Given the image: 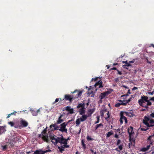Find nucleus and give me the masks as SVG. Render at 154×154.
Returning a JSON list of instances; mask_svg holds the SVG:
<instances>
[{
	"label": "nucleus",
	"instance_id": "8",
	"mask_svg": "<svg viewBox=\"0 0 154 154\" xmlns=\"http://www.w3.org/2000/svg\"><path fill=\"white\" fill-rule=\"evenodd\" d=\"M57 124L56 123L50 125V127L51 130H58V128L59 127L57 125Z\"/></svg>",
	"mask_w": 154,
	"mask_h": 154
},
{
	"label": "nucleus",
	"instance_id": "54",
	"mask_svg": "<svg viewBox=\"0 0 154 154\" xmlns=\"http://www.w3.org/2000/svg\"><path fill=\"white\" fill-rule=\"evenodd\" d=\"M115 137L116 138H118V135H117V134H115Z\"/></svg>",
	"mask_w": 154,
	"mask_h": 154
},
{
	"label": "nucleus",
	"instance_id": "51",
	"mask_svg": "<svg viewBox=\"0 0 154 154\" xmlns=\"http://www.w3.org/2000/svg\"><path fill=\"white\" fill-rule=\"evenodd\" d=\"M115 150H116V151H118V152H120V150H119V149L118 148H116L115 149Z\"/></svg>",
	"mask_w": 154,
	"mask_h": 154
},
{
	"label": "nucleus",
	"instance_id": "6",
	"mask_svg": "<svg viewBox=\"0 0 154 154\" xmlns=\"http://www.w3.org/2000/svg\"><path fill=\"white\" fill-rule=\"evenodd\" d=\"M123 120L125 121V123H127V118L122 114V113H121V118L120 119V121L121 124H122L123 123Z\"/></svg>",
	"mask_w": 154,
	"mask_h": 154
},
{
	"label": "nucleus",
	"instance_id": "32",
	"mask_svg": "<svg viewBox=\"0 0 154 154\" xmlns=\"http://www.w3.org/2000/svg\"><path fill=\"white\" fill-rule=\"evenodd\" d=\"M120 102H121V105H126V104L127 103H126V101H124V102H125V103H124L123 101H122L121 100H119Z\"/></svg>",
	"mask_w": 154,
	"mask_h": 154
},
{
	"label": "nucleus",
	"instance_id": "35",
	"mask_svg": "<svg viewBox=\"0 0 154 154\" xmlns=\"http://www.w3.org/2000/svg\"><path fill=\"white\" fill-rule=\"evenodd\" d=\"M146 105H147V107L148 105H151V103L149 101L148 99H147V102H146Z\"/></svg>",
	"mask_w": 154,
	"mask_h": 154
},
{
	"label": "nucleus",
	"instance_id": "64",
	"mask_svg": "<svg viewBox=\"0 0 154 154\" xmlns=\"http://www.w3.org/2000/svg\"><path fill=\"white\" fill-rule=\"evenodd\" d=\"M151 45L153 48H154V45L152 44Z\"/></svg>",
	"mask_w": 154,
	"mask_h": 154
},
{
	"label": "nucleus",
	"instance_id": "23",
	"mask_svg": "<svg viewBox=\"0 0 154 154\" xmlns=\"http://www.w3.org/2000/svg\"><path fill=\"white\" fill-rule=\"evenodd\" d=\"M85 104L84 103H80L77 106V108H80L82 107H84Z\"/></svg>",
	"mask_w": 154,
	"mask_h": 154
},
{
	"label": "nucleus",
	"instance_id": "58",
	"mask_svg": "<svg viewBox=\"0 0 154 154\" xmlns=\"http://www.w3.org/2000/svg\"><path fill=\"white\" fill-rule=\"evenodd\" d=\"M65 109L67 111V106L65 107Z\"/></svg>",
	"mask_w": 154,
	"mask_h": 154
},
{
	"label": "nucleus",
	"instance_id": "31",
	"mask_svg": "<svg viewBox=\"0 0 154 154\" xmlns=\"http://www.w3.org/2000/svg\"><path fill=\"white\" fill-rule=\"evenodd\" d=\"M8 124L10 125L11 127L13 126L14 125V122H8Z\"/></svg>",
	"mask_w": 154,
	"mask_h": 154
},
{
	"label": "nucleus",
	"instance_id": "5",
	"mask_svg": "<svg viewBox=\"0 0 154 154\" xmlns=\"http://www.w3.org/2000/svg\"><path fill=\"white\" fill-rule=\"evenodd\" d=\"M109 93L108 91H106L101 93L99 96V97L100 98V101L101 103L102 99L104 98L107 95L109 94Z\"/></svg>",
	"mask_w": 154,
	"mask_h": 154
},
{
	"label": "nucleus",
	"instance_id": "22",
	"mask_svg": "<svg viewBox=\"0 0 154 154\" xmlns=\"http://www.w3.org/2000/svg\"><path fill=\"white\" fill-rule=\"evenodd\" d=\"M124 114L126 116H128L129 117H131L132 116H133V114L130 112H125L124 113Z\"/></svg>",
	"mask_w": 154,
	"mask_h": 154
},
{
	"label": "nucleus",
	"instance_id": "50",
	"mask_svg": "<svg viewBox=\"0 0 154 154\" xmlns=\"http://www.w3.org/2000/svg\"><path fill=\"white\" fill-rule=\"evenodd\" d=\"M117 71H118V73L120 75L122 74V73L121 72L119 71L118 70H117Z\"/></svg>",
	"mask_w": 154,
	"mask_h": 154
},
{
	"label": "nucleus",
	"instance_id": "42",
	"mask_svg": "<svg viewBox=\"0 0 154 154\" xmlns=\"http://www.w3.org/2000/svg\"><path fill=\"white\" fill-rule=\"evenodd\" d=\"M46 132V129H44L42 132V133L45 134Z\"/></svg>",
	"mask_w": 154,
	"mask_h": 154
},
{
	"label": "nucleus",
	"instance_id": "17",
	"mask_svg": "<svg viewBox=\"0 0 154 154\" xmlns=\"http://www.w3.org/2000/svg\"><path fill=\"white\" fill-rule=\"evenodd\" d=\"M128 132L130 135H131L134 133L133 128L131 127H130L128 129Z\"/></svg>",
	"mask_w": 154,
	"mask_h": 154
},
{
	"label": "nucleus",
	"instance_id": "3",
	"mask_svg": "<svg viewBox=\"0 0 154 154\" xmlns=\"http://www.w3.org/2000/svg\"><path fill=\"white\" fill-rule=\"evenodd\" d=\"M50 139L51 140L52 142L55 145H56L58 143H59V137L55 135L54 134H50L49 135Z\"/></svg>",
	"mask_w": 154,
	"mask_h": 154
},
{
	"label": "nucleus",
	"instance_id": "48",
	"mask_svg": "<svg viewBox=\"0 0 154 154\" xmlns=\"http://www.w3.org/2000/svg\"><path fill=\"white\" fill-rule=\"evenodd\" d=\"M137 89V87H134V88H132V90H136Z\"/></svg>",
	"mask_w": 154,
	"mask_h": 154
},
{
	"label": "nucleus",
	"instance_id": "27",
	"mask_svg": "<svg viewBox=\"0 0 154 154\" xmlns=\"http://www.w3.org/2000/svg\"><path fill=\"white\" fill-rule=\"evenodd\" d=\"M68 100H69L70 102H71L73 99V97L70 95H68Z\"/></svg>",
	"mask_w": 154,
	"mask_h": 154
},
{
	"label": "nucleus",
	"instance_id": "19",
	"mask_svg": "<svg viewBox=\"0 0 154 154\" xmlns=\"http://www.w3.org/2000/svg\"><path fill=\"white\" fill-rule=\"evenodd\" d=\"M68 113H70L71 114L73 113L74 112V110L73 108H71V107L68 106Z\"/></svg>",
	"mask_w": 154,
	"mask_h": 154
},
{
	"label": "nucleus",
	"instance_id": "9",
	"mask_svg": "<svg viewBox=\"0 0 154 154\" xmlns=\"http://www.w3.org/2000/svg\"><path fill=\"white\" fill-rule=\"evenodd\" d=\"M20 123L23 127H26L28 125V123L26 121L23 120H21Z\"/></svg>",
	"mask_w": 154,
	"mask_h": 154
},
{
	"label": "nucleus",
	"instance_id": "16",
	"mask_svg": "<svg viewBox=\"0 0 154 154\" xmlns=\"http://www.w3.org/2000/svg\"><path fill=\"white\" fill-rule=\"evenodd\" d=\"M85 112V107H82L79 109V112L80 115L83 114Z\"/></svg>",
	"mask_w": 154,
	"mask_h": 154
},
{
	"label": "nucleus",
	"instance_id": "44",
	"mask_svg": "<svg viewBox=\"0 0 154 154\" xmlns=\"http://www.w3.org/2000/svg\"><path fill=\"white\" fill-rule=\"evenodd\" d=\"M131 98H130L128 100H126V103H128L130 102L131 101Z\"/></svg>",
	"mask_w": 154,
	"mask_h": 154
},
{
	"label": "nucleus",
	"instance_id": "53",
	"mask_svg": "<svg viewBox=\"0 0 154 154\" xmlns=\"http://www.w3.org/2000/svg\"><path fill=\"white\" fill-rule=\"evenodd\" d=\"M120 142V140H118L117 142V144H119Z\"/></svg>",
	"mask_w": 154,
	"mask_h": 154
},
{
	"label": "nucleus",
	"instance_id": "14",
	"mask_svg": "<svg viewBox=\"0 0 154 154\" xmlns=\"http://www.w3.org/2000/svg\"><path fill=\"white\" fill-rule=\"evenodd\" d=\"M83 91H78L77 90H75L73 92V93H76V92H77V94L76 96L75 97L76 98H78V97H79L81 96V94L83 92Z\"/></svg>",
	"mask_w": 154,
	"mask_h": 154
},
{
	"label": "nucleus",
	"instance_id": "56",
	"mask_svg": "<svg viewBox=\"0 0 154 154\" xmlns=\"http://www.w3.org/2000/svg\"><path fill=\"white\" fill-rule=\"evenodd\" d=\"M40 109H38L37 110H36V111L38 112H38H39L40 111Z\"/></svg>",
	"mask_w": 154,
	"mask_h": 154
},
{
	"label": "nucleus",
	"instance_id": "30",
	"mask_svg": "<svg viewBox=\"0 0 154 154\" xmlns=\"http://www.w3.org/2000/svg\"><path fill=\"white\" fill-rule=\"evenodd\" d=\"M87 139L88 141L93 140H94L93 138H91L89 136H87Z\"/></svg>",
	"mask_w": 154,
	"mask_h": 154
},
{
	"label": "nucleus",
	"instance_id": "59",
	"mask_svg": "<svg viewBox=\"0 0 154 154\" xmlns=\"http://www.w3.org/2000/svg\"><path fill=\"white\" fill-rule=\"evenodd\" d=\"M99 121L98 120H97V122H95V123H97L99 122Z\"/></svg>",
	"mask_w": 154,
	"mask_h": 154
},
{
	"label": "nucleus",
	"instance_id": "21",
	"mask_svg": "<svg viewBox=\"0 0 154 154\" xmlns=\"http://www.w3.org/2000/svg\"><path fill=\"white\" fill-rule=\"evenodd\" d=\"M32 114L34 116H36L38 115V112L34 110H31Z\"/></svg>",
	"mask_w": 154,
	"mask_h": 154
},
{
	"label": "nucleus",
	"instance_id": "24",
	"mask_svg": "<svg viewBox=\"0 0 154 154\" xmlns=\"http://www.w3.org/2000/svg\"><path fill=\"white\" fill-rule=\"evenodd\" d=\"M94 111V109H90L88 110V115L91 116V114L93 113V112Z\"/></svg>",
	"mask_w": 154,
	"mask_h": 154
},
{
	"label": "nucleus",
	"instance_id": "36",
	"mask_svg": "<svg viewBox=\"0 0 154 154\" xmlns=\"http://www.w3.org/2000/svg\"><path fill=\"white\" fill-rule=\"evenodd\" d=\"M101 126H103V125L101 124H99L96 125V129H97L99 127Z\"/></svg>",
	"mask_w": 154,
	"mask_h": 154
},
{
	"label": "nucleus",
	"instance_id": "28",
	"mask_svg": "<svg viewBox=\"0 0 154 154\" xmlns=\"http://www.w3.org/2000/svg\"><path fill=\"white\" fill-rule=\"evenodd\" d=\"M1 147L2 149L3 150H5L7 148V146L6 145H4V146H2Z\"/></svg>",
	"mask_w": 154,
	"mask_h": 154
},
{
	"label": "nucleus",
	"instance_id": "41",
	"mask_svg": "<svg viewBox=\"0 0 154 154\" xmlns=\"http://www.w3.org/2000/svg\"><path fill=\"white\" fill-rule=\"evenodd\" d=\"M118 148L119 149V150L121 151L122 149V145H120L119 146Z\"/></svg>",
	"mask_w": 154,
	"mask_h": 154
},
{
	"label": "nucleus",
	"instance_id": "11",
	"mask_svg": "<svg viewBox=\"0 0 154 154\" xmlns=\"http://www.w3.org/2000/svg\"><path fill=\"white\" fill-rule=\"evenodd\" d=\"M90 116V115H82V117L80 118L81 119V122H83L88 117Z\"/></svg>",
	"mask_w": 154,
	"mask_h": 154
},
{
	"label": "nucleus",
	"instance_id": "39",
	"mask_svg": "<svg viewBox=\"0 0 154 154\" xmlns=\"http://www.w3.org/2000/svg\"><path fill=\"white\" fill-rule=\"evenodd\" d=\"M98 78V77H96V78H92V79H91V81H96V80H97V79Z\"/></svg>",
	"mask_w": 154,
	"mask_h": 154
},
{
	"label": "nucleus",
	"instance_id": "29",
	"mask_svg": "<svg viewBox=\"0 0 154 154\" xmlns=\"http://www.w3.org/2000/svg\"><path fill=\"white\" fill-rule=\"evenodd\" d=\"M66 125H66H65V123H63L61 125V128L62 129H64L65 128V126Z\"/></svg>",
	"mask_w": 154,
	"mask_h": 154
},
{
	"label": "nucleus",
	"instance_id": "60",
	"mask_svg": "<svg viewBox=\"0 0 154 154\" xmlns=\"http://www.w3.org/2000/svg\"><path fill=\"white\" fill-rule=\"evenodd\" d=\"M91 151L92 153H94V151L93 150L91 149Z\"/></svg>",
	"mask_w": 154,
	"mask_h": 154
},
{
	"label": "nucleus",
	"instance_id": "61",
	"mask_svg": "<svg viewBox=\"0 0 154 154\" xmlns=\"http://www.w3.org/2000/svg\"><path fill=\"white\" fill-rule=\"evenodd\" d=\"M30 153V151H29L26 152V153L27 154H29Z\"/></svg>",
	"mask_w": 154,
	"mask_h": 154
},
{
	"label": "nucleus",
	"instance_id": "2",
	"mask_svg": "<svg viewBox=\"0 0 154 154\" xmlns=\"http://www.w3.org/2000/svg\"><path fill=\"white\" fill-rule=\"evenodd\" d=\"M148 99V97L146 96H142L141 99L139 100L138 101L140 105L146 108L147 105H146V102H147V99Z\"/></svg>",
	"mask_w": 154,
	"mask_h": 154
},
{
	"label": "nucleus",
	"instance_id": "33",
	"mask_svg": "<svg viewBox=\"0 0 154 154\" xmlns=\"http://www.w3.org/2000/svg\"><path fill=\"white\" fill-rule=\"evenodd\" d=\"M59 99H60V101H61L62 100L61 99V98H57L55 99V101L53 103V104H54L55 103H56L58 102L59 101Z\"/></svg>",
	"mask_w": 154,
	"mask_h": 154
},
{
	"label": "nucleus",
	"instance_id": "34",
	"mask_svg": "<svg viewBox=\"0 0 154 154\" xmlns=\"http://www.w3.org/2000/svg\"><path fill=\"white\" fill-rule=\"evenodd\" d=\"M121 105V102H119V103H116L115 104V106L116 107H119L120 105Z\"/></svg>",
	"mask_w": 154,
	"mask_h": 154
},
{
	"label": "nucleus",
	"instance_id": "4",
	"mask_svg": "<svg viewBox=\"0 0 154 154\" xmlns=\"http://www.w3.org/2000/svg\"><path fill=\"white\" fill-rule=\"evenodd\" d=\"M67 139H65L63 137H59V143L61 145L63 144L64 147H67Z\"/></svg>",
	"mask_w": 154,
	"mask_h": 154
},
{
	"label": "nucleus",
	"instance_id": "57",
	"mask_svg": "<svg viewBox=\"0 0 154 154\" xmlns=\"http://www.w3.org/2000/svg\"><path fill=\"white\" fill-rule=\"evenodd\" d=\"M151 100L154 101V97H152L151 99Z\"/></svg>",
	"mask_w": 154,
	"mask_h": 154
},
{
	"label": "nucleus",
	"instance_id": "18",
	"mask_svg": "<svg viewBox=\"0 0 154 154\" xmlns=\"http://www.w3.org/2000/svg\"><path fill=\"white\" fill-rule=\"evenodd\" d=\"M62 116V115H61L59 117L58 120L57 121V124H60L63 121V119H61V117Z\"/></svg>",
	"mask_w": 154,
	"mask_h": 154
},
{
	"label": "nucleus",
	"instance_id": "47",
	"mask_svg": "<svg viewBox=\"0 0 154 154\" xmlns=\"http://www.w3.org/2000/svg\"><path fill=\"white\" fill-rule=\"evenodd\" d=\"M64 98L66 100H67V94H66L65 95Z\"/></svg>",
	"mask_w": 154,
	"mask_h": 154
},
{
	"label": "nucleus",
	"instance_id": "20",
	"mask_svg": "<svg viewBox=\"0 0 154 154\" xmlns=\"http://www.w3.org/2000/svg\"><path fill=\"white\" fill-rule=\"evenodd\" d=\"M150 145H147L146 147L143 148L142 149V151L144 152L148 150L149 149V148L150 147Z\"/></svg>",
	"mask_w": 154,
	"mask_h": 154
},
{
	"label": "nucleus",
	"instance_id": "15",
	"mask_svg": "<svg viewBox=\"0 0 154 154\" xmlns=\"http://www.w3.org/2000/svg\"><path fill=\"white\" fill-rule=\"evenodd\" d=\"M102 82L101 81H99L97 82L95 85L94 86L95 87L98 86V88H101L103 87Z\"/></svg>",
	"mask_w": 154,
	"mask_h": 154
},
{
	"label": "nucleus",
	"instance_id": "62",
	"mask_svg": "<svg viewBox=\"0 0 154 154\" xmlns=\"http://www.w3.org/2000/svg\"><path fill=\"white\" fill-rule=\"evenodd\" d=\"M112 69H115V70H116V68H115V67H114V68H113Z\"/></svg>",
	"mask_w": 154,
	"mask_h": 154
},
{
	"label": "nucleus",
	"instance_id": "13",
	"mask_svg": "<svg viewBox=\"0 0 154 154\" xmlns=\"http://www.w3.org/2000/svg\"><path fill=\"white\" fill-rule=\"evenodd\" d=\"M43 151L42 149L37 150L35 151L33 154H44Z\"/></svg>",
	"mask_w": 154,
	"mask_h": 154
},
{
	"label": "nucleus",
	"instance_id": "52",
	"mask_svg": "<svg viewBox=\"0 0 154 154\" xmlns=\"http://www.w3.org/2000/svg\"><path fill=\"white\" fill-rule=\"evenodd\" d=\"M147 63H149L150 64H151V62L150 61H149L148 59L147 60Z\"/></svg>",
	"mask_w": 154,
	"mask_h": 154
},
{
	"label": "nucleus",
	"instance_id": "25",
	"mask_svg": "<svg viewBox=\"0 0 154 154\" xmlns=\"http://www.w3.org/2000/svg\"><path fill=\"white\" fill-rule=\"evenodd\" d=\"M80 122H81V120L80 118L76 120V126H78L79 125Z\"/></svg>",
	"mask_w": 154,
	"mask_h": 154
},
{
	"label": "nucleus",
	"instance_id": "26",
	"mask_svg": "<svg viewBox=\"0 0 154 154\" xmlns=\"http://www.w3.org/2000/svg\"><path fill=\"white\" fill-rule=\"evenodd\" d=\"M113 134V132L112 131H110L107 134H106V137L107 138L109 137L111 135H112Z\"/></svg>",
	"mask_w": 154,
	"mask_h": 154
},
{
	"label": "nucleus",
	"instance_id": "63",
	"mask_svg": "<svg viewBox=\"0 0 154 154\" xmlns=\"http://www.w3.org/2000/svg\"><path fill=\"white\" fill-rule=\"evenodd\" d=\"M96 153H97V152H94V154H96Z\"/></svg>",
	"mask_w": 154,
	"mask_h": 154
},
{
	"label": "nucleus",
	"instance_id": "12",
	"mask_svg": "<svg viewBox=\"0 0 154 154\" xmlns=\"http://www.w3.org/2000/svg\"><path fill=\"white\" fill-rule=\"evenodd\" d=\"M42 139L47 143H49V140L48 139V135H43Z\"/></svg>",
	"mask_w": 154,
	"mask_h": 154
},
{
	"label": "nucleus",
	"instance_id": "1",
	"mask_svg": "<svg viewBox=\"0 0 154 154\" xmlns=\"http://www.w3.org/2000/svg\"><path fill=\"white\" fill-rule=\"evenodd\" d=\"M143 123L146 126L145 128H141V131H145L148 129L149 127L154 126V121L152 119H150L148 117L145 116L143 120Z\"/></svg>",
	"mask_w": 154,
	"mask_h": 154
},
{
	"label": "nucleus",
	"instance_id": "55",
	"mask_svg": "<svg viewBox=\"0 0 154 154\" xmlns=\"http://www.w3.org/2000/svg\"><path fill=\"white\" fill-rule=\"evenodd\" d=\"M97 120L99 121L100 116H97Z\"/></svg>",
	"mask_w": 154,
	"mask_h": 154
},
{
	"label": "nucleus",
	"instance_id": "46",
	"mask_svg": "<svg viewBox=\"0 0 154 154\" xmlns=\"http://www.w3.org/2000/svg\"><path fill=\"white\" fill-rule=\"evenodd\" d=\"M134 61H135L134 60L131 61H129V64H130V63H133L134 62Z\"/></svg>",
	"mask_w": 154,
	"mask_h": 154
},
{
	"label": "nucleus",
	"instance_id": "45",
	"mask_svg": "<svg viewBox=\"0 0 154 154\" xmlns=\"http://www.w3.org/2000/svg\"><path fill=\"white\" fill-rule=\"evenodd\" d=\"M58 148L59 149L60 151L61 152H62V151L64 150V149H63L61 148V149H60V147H58Z\"/></svg>",
	"mask_w": 154,
	"mask_h": 154
},
{
	"label": "nucleus",
	"instance_id": "38",
	"mask_svg": "<svg viewBox=\"0 0 154 154\" xmlns=\"http://www.w3.org/2000/svg\"><path fill=\"white\" fill-rule=\"evenodd\" d=\"M14 113H15V112H13V113H12L11 114H8L7 117V119L9 118L11 115L14 114Z\"/></svg>",
	"mask_w": 154,
	"mask_h": 154
},
{
	"label": "nucleus",
	"instance_id": "49",
	"mask_svg": "<svg viewBox=\"0 0 154 154\" xmlns=\"http://www.w3.org/2000/svg\"><path fill=\"white\" fill-rule=\"evenodd\" d=\"M153 94H154L153 92H150L149 93V94H150L151 95H153Z\"/></svg>",
	"mask_w": 154,
	"mask_h": 154
},
{
	"label": "nucleus",
	"instance_id": "7",
	"mask_svg": "<svg viewBox=\"0 0 154 154\" xmlns=\"http://www.w3.org/2000/svg\"><path fill=\"white\" fill-rule=\"evenodd\" d=\"M6 126H0V135L6 131Z\"/></svg>",
	"mask_w": 154,
	"mask_h": 154
},
{
	"label": "nucleus",
	"instance_id": "10",
	"mask_svg": "<svg viewBox=\"0 0 154 154\" xmlns=\"http://www.w3.org/2000/svg\"><path fill=\"white\" fill-rule=\"evenodd\" d=\"M122 63H125V65H123L122 66L124 68H125L126 69H127V68L126 67V66H131V65L130 64H129V62H128V61H122Z\"/></svg>",
	"mask_w": 154,
	"mask_h": 154
},
{
	"label": "nucleus",
	"instance_id": "43",
	"mask_svg": "<svg viewBox=\"0 0 154 154\" xmlns=\"http://www.w3.org/2000/svg\"><path fill=\"white\" fill-rule=\"evenodd\" d=\"M106 115H107V117L106 118H109V112H107V113H106Z\"/></svg>",
	"mask_w": 154,
	"mask_h": 154
},
{
	"label": "nucleus",
	"instance_id": "40",
	"mask_svg": "<svg viewBox=\"0 0 154 154\" xmlns=\"http://www.w3.org/2000/svg\"><path fill=\"white\" fill-rule=\"evenodd\" d=\"M44 151V153H45L48 152H51V150L50 149H49L46 150L45 151Z\"/></svg>",
	"mask_w": 154,
	"mask_h": 154
},
{
	"label": "nucleus",
	"instance_id": "37",
	"mask_svg": "<svg viewBox=\"0 0 154 154\" xmlns=\"http://www.w3.org/2000/svg\"><path fill=\"white\" fill-rule=\"evenodd\" d=\"M82 145L83 146L84 149H85L86 148V146L85 145V144L84 142H83V140L82 141Z\"/></svg>",
	"mask_w": 154,
	"mask_h": 154
}]
</instances>
